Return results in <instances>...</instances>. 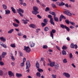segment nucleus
Segmentation results:
<instances>
[{
	"label": "nucleus",
	"instance_id": "1",
	"mask_svg": "<svg viewBox=\"0 0 78 78\" xmlns=\"http://www.w3.org/2000/svg\"><path fill=\"white\" fill-rule=\"evenodd\" d=\"M48 17L49 19H50V22L52 25H55V23L53 22V19L52 18V16L51 15H49L48 16Z\"/></svg>",
	"mask_w": 78,
	"mask_h": 78
},
{
	"label": "nucleus",
	"instance_id": "2",
	"mask_svg": "<svg viewBox=\"0 0 78 78\" xmlns=\"http://www.w3.org/2000/svg\"><path fill=\"white\" fill-rule=\"evenodd\" d=\"M24 48L23 50H25L27 53H29V52L31 51V49L30 48L29 46L26 47V46H24Z\"/></svg>",
	"mask_w": 78,
	"mask_h": 78
},
{
	"label": "nucleus",
	"instance_id": "3",
	"mask_svg": "<svg viewBox=\"0 0 78 78\" xmlns=\"http://www.w3.org/2000/svg\"><path fill=\"white\" fill-rule=\"evenodd\" d=\"M26 69H29L30 67V66H31V65H30V61H27L26 63Z\"/></svg>",
	"mask_w": 78,
	"mask_h": 78
},
{
	"label": "nucleus",
	"instance_id": "4",
	"mask_svg": "<svg viewBox=\"0 0 78 78\" xmlns=\"http://www.w3.org/2000/svg\"><path fill=\"white\" fill-rule=\"evenodd\" d=\"M55 32L56 30H52V31H51L50 32L51 37H52V39H53V33H55Z\"/></svg>",
	"mask_w": 78,
	"mask_h": 78
},
{
	"label": "nucleus",
	"instance_id": "5",
	"mask_svg": "<svg viewBox=\"0 0 78 78\" xmlns=\"http://www.w3.org/2000/svg\"><path fill=\"white\" fill-rule=\"evenodd\" d=\"M63 13L65 14H66V15H68V16H72V13H70V12L66 11H63Z\"/></svg>",
	"mask_w": 78,
	"mask_h": 78
},
{
	"label": "nucleus",
	"instance_id": "6",
	"mask_svg": "<svg viewBox=\"0 0 78 78\" xmlns=\"http://www.w3.org/2000/svg\"><path fill=\"white\" fill-rule=\"evenodd\" d=\"M63 76H66V77H67V78H69L70 77V74L67 73H64L63 74Z\"/></svg>",
	"mask_w": 78,
	"mask_h": 78
},
{
	"label": "nucleus",
	"instance_id": "7",
	"mask_svg": "<svg viewBox=\"0 0 78 78\" xmlns=\"http://www.w3.org/2000/svg\"><path fill=\"white\" fill-rule=\"evenodd\" d=\"M29 44H30V46L31 47H33L35 46V44L33 43V42L32 41H30Z\"/></svg>",
	"mask_w": 78,
	"mask_h": 78
},
{
	"label": "nucleus",
	"instance_id": "8",
	"mask_svg": "<svg viewBox=\"0 0 78 78\" xmlns=\"http://www.w3.org/2000/svg\"><path fill=\"white\" fill-rule=\"evenodd\" d=\"M51 61H49V62L50 63V66L51 67H53V66H55V62H51Z\"/></svg>",
	"mask_w": 78,
	"mask_h": 78
},
{
	"label": "nucleus",
	"instance_id": "9",
	"mask_svg": "<svg viewBox=\"0 0 78 78\" xmlns=\"http://www.w3.org/2000/svg\"><path fill=\"white\" fill-rule=\"evenodd\" d=\"M8 74L9 76L10 77H11L12 76H14V73H12V72L11 71H9Z\"/></svg>",
	"mask_w": 78,
	"mask_h": 78
},
{
	"label": "nucleus",
	"instance_id": "10",
	"mask_svg": "<svg viewBox=\"0 0 78 78\" xmlns=\"http://www.w3.org/2000/svg\"><path fill=\"white\" fill-rule=\"evenodd\" d=\"M0 45H1V46H2L4 48H7V47L6 45H5V44H3V42H1Z\"/></svg>",
	"mask_w": 78,
	"mask_h": 78
},
{
	"label": "nucleus",
	"instance_id": "11",
	"mask_svg": "<svg viewBox=\"0 0 78 78\" xmlns=\"http://www.w3.org/2000/svg\"><path fill=\"white\" fill-rule=\"evenodd\" d=\"M16 75L18 78H20V77L22 76V74L19 73H16Z\"/></svg>",
	"mask_w": 78,
	"mask_h": 78
},
{
	"label": "nucleus",
	"instance_id": "12",
	"mask_svg": "<svg viewBox=\"0 0 78 78\" xmlns=\"http://www.w3.org/2000/svg\"><path fill=\"white\" fill-rule=\"evenodd\" d=\"M6 52H3L1 55V56L2 58H4L5 56H6Z\"/></svg>",
	"mask_w": 78,
	"mask_h": 78
},
{
	"label": "nucleus",
	"instance_id": "13",
	"mask_svg": "<svg viewBox=\"0 0 78 78\" xmlns=\"http://www.w3.org/2000/svg\"><path fill=\"white\" fill-rule=\"evenodd\" d=\"M0 39H1V41H2V42H5L6 41V39L5 38H4L3 37H0Z\"/></svg>",
	"mask_w": 78,
	"mask_h": 78
},
{
	"label": "nucleus",
	"instance_id": "14",
	"mask_svg": "<svg viewBox=\"0 0 78 78\" xmlns=\"http://www.w3.org/2000/svg\"><path fill=\"white\" fill-rule=\"evenodd\" d=\"M10 57H11V59L12 61H15V58L13 56V54H12V53H11Z\"/></svg>",
	"mask_w": 78,
	"mask_h": 78
},
{
	"label": "nucleus",
	"instance_id": "15",
	"mask_svg": "<svg viewBox=\"0 0 78 78\" xmlns=\"http://www.w3.org/2000/svg\"><path fill=\"white\" fill-rule=\"evenodd\" d=\"M55 69V70H58L59 69V64H57L54 66Z\"/></svg>",
	"mask_w": 78,
	"mask_h": 78
},
{
	"label": "nucleus",
	"instance_id": "16",
	"mask_svg": "<svg viewBox=\"0 0 78 78\" xmlns=\"http://www.w3.org/2000/svg\"><path fill=\"white\" fill-rule=\"evenodd\" d=\"M17 10L18 13L20 12H22V13H23V10L20 8H19V9H17Z\"/></svg>",
	"mask_w": 78,
	"mask_h": 78
},
{
	"label": "nucleus",
	"instance_id": "17",
	"mask_svg": "<svg viewBox=\"0 0 78 78\" xmlns=\"http://www.w3.org/2000/svg\"><path fill=\"white\" fill-rule=\"evenodd\" d=\"M58 4L60 6H63L65 5V3H64L63 2H61V3L58 2Z\"/></svg>",
	"mask_w": 78,
	"mask_h": 78
},
{
	"label": "nucleus",
	"instance_id": "18",
	"mask_svg": "<svg viewBox=\"0 0 78 78\" xmlns=\"http://www.w3.org/2000/svg\"><path fill=\"white\" fill-rule=\"evenodd\" d=\"M5 14H7V15H8V14H10V12H10V10L7 9L5 10Z\"/></svg>",
	"mask_w": 78,
	"mask_h": 78
},
{
	"label": "nucleus",
	"instance_id": "19",
	"mask_svg": "<svg viewBox=\"0 0 78 78\" xmlns=\"http://www.w3.org/2000/svg\"><path fill=\"white\" fill-rule=\"evenodd\" d=\"M36 76L37 77H38V78H40V77H41V73L39 72H37L36 73Z\"/></svg>",
	"mask_w": 78,
	"mask_h": 78
},
{
	"label": "nucleus",
	"instance_id": "20",
	"mask_svg": "<svg viewBox=\"0 0 78 78\" xmlns=\"http://www.w3.org/2000/svg\"><path fill=\"white\" fill-rule=\"evenodd\" d=\"M32 13L33 14H35V15H36L37 14H38L39 13V12L37 11H32Z\"/></svg>",
	"mask_w": 78,
	"mask_h": 78
},
{
	"label": "nucleus",
	"instance_id": "21",
	"mask_svg": "<svg viewBox=\"0 0 78 78\" xmlns=\"http://www.w3.org/2000/svg\"><path fill=\"white\" fill-rule=\"evenodd\" d=\"M33 9L34 11H38V8L36 6H34Z\"/></svg>",
	"mask_w": 78,
	"mask_h": 78
},
{
	"label": "nucleus",
	"instance_id": "22",
	"mask_svg": "<svg viewBox=\"0 0 78 78\" xmlns=\"http://www.w3.org/2000/svg\"><path fill=\"white\" fill-rule=\"evenodd\" d=\"M29 27H31V28H35L36 27L35 25L34 24H30L29 25Z\"/></svg>",
	"mask_w": 78,
	"mask_h": 78
},
{
	"label": "nucleus",
	"instance_id": "23",
	"mask_svg": "<svg viewBox=\"0 0 78 78\" xmlns=\"http://www.w3.org/2000/svg\"><path fill=\"white\" fill-rule=\"evenodd\" d=\"M21 21H22V22H23V23H24V24H27V23H28V22L27 21L26 19V20L23 19Z\"/></svg>",
	"mask_w": 78,
	"mask_h": 78
},
{
	"label": "nucleus",
	"instance_id": "24",
	"mask_svg": "<svg viewBox=\"0 0 78 78\" xmlns=\"http://www.w3.org/2000/svg\"><path fill=\"white\" fill-rule=\"evenodd\" d=\"M11 9L12 10V11L14 13V14H16V9H15L14 8V7H11Z\"/></svg>",
	"mask_w": 78,
	"mask_h": 78
},
{
	"label": "nucleus",
	"instance_id": "25",
	"mask_svg": "<svg viewBox=\"0 0 78 78\" xmlns=\"http://www.w3.org/2000/svg\"><path fill=\"white\" fill-rule=\"evenodd\" d=\"M14 31V29H12L9 30L8 31V33L9 34H11L12 32Z\"/></svg>",
	"mask_w": 78,
	"mask_h": 78
},
{
	"label": "nucleus",
	"instance_id": "26",
	"mask_svg": "<svg viewBox=\"0 0 78 78\" xmlns=\"http://www.w3.org/2000/svg\"><path fill=\"white\" fill-rule=\"evenodd\" d=\"M66 25H64V24H60V27L63 28V29H64V28H66Z\"/></svg>",
	"mask_w": 78,
	"mask_h": 78
},
{
	"label": "nucleus",
	"instance_id": "27",
	"mask_svg": "<svg viewBox=\"0 0 78 78\" xmlns=\"http://www.w3.org/2000/svg\"><path fill=\"white\" fill-rule=\"evenodd\" d=\"M54 19L55 22H58V17H56V16H54Z\"/></svg>",
	"mask_w": 78,
	"mask_h": 78
},
{
	"label": "nucleus",
	"instance_id": "28",
	"mask_svg": "<svg viewBox=\"0 0 78 78\" xmlns=\"http://www.w3.org/2000/svg\"><path fill=\"white\" fill-rule=\"evenodd\" d=\"M36 66L37 69L39 68V64L37 62L36 63Z\"/></svg>",
	"mask_w": 78,
	"mask_h": 78
},
{
	"label": "nucleus",
	"instance_id": "29",
	"mask_svg": "<svg viewBox=\"0 0 78 78\" xmlns=\"http://www.w3.org/2000/svg\"><path fill=\"white\" fill-rule=\"evenodd\" d=\"M2 7L4 9H7V6H6V5L5 4H3Z\"/></svg>",
	"mask_w": 78,
	"mask_h": 78
},
{
	"label": "nucleus",
	"instance_id": "30",
	"mask_svg": "<svg viewBox=\"0 0 78 78\" xmlns=\"http://www.w3.org/2000/svg\"><path fill=\"white\" fill-rule=\"evenodd\" d=\"M10 47L12 48H15L16 47V45L15 44H12L10 45Z\"/></svg>",
	"mask_w": 78,
	"mask_h": 78
},
{
	"label": "nucleus",
	"instance_id": "31",
	"mask_svg": "<svg viewBox=\"0 0 78 78\" xmlns=\"http://www.w3.org/2000/svg\"><path fill=\"white\" fill-rule=\"evenodd\" d=\"M13 25L15 27H19V24L14 23H13Z\"/></svg>",
	"mask_w": 78,
	"mask_h": 78
},
{
	"label": "nucleus",
	"instance_id": "32",
	"mask_svg": "<svg viewBox=\"0 0 78 78\" xmlns=\"http://www.w3.org/2000/svg\"><path fill=\"white\" fill-rule=\"evenodd\" d=\"M49 13L51 14H52V15H53L54 16H56V14H55V12H49Z\"/></svg>",
	"mask_w": 78,
	"mask_h": 78
},
{
	"label": "nucleus",
	"instance_id": "33",
	"mask_svg": "<svg viewBox=\"0 0 78 78\" xmlns=\"http://www.w3.org/2000/svg\"><path fill=\"white\" fill-rule=\"evenodd\" d=\"M49 30V28L47 27H45L44 29V30L45 31H48Z\"/></svg>",
	"mask_w": 78,
	"mask_h": 78
},
{
	"label": "nucleus",
	"instance_id": "34",
	"mask_svg": "<svg viewBox=\"0 0 78 78\" xmlns=\"http://www.w3.org/2000/svg\"><path fill=\"white\" fill-rule=\"evenodd\" d=\"M62 48L63 50H66L67 48V47H66V45H64L63 46Z\"/></svg>",
	"mask_w": 78,
	"mask_h": 78
},
{
	"label": "nucleus",
	"instance_id": "35",
	"mask_svg": "<svg viewBox=\"0 0 78 78\" xmlns=\"http://www.w3.org/2000/svg\"><path fill=\"white\" fill-rule=\"evenodd\" d=\"M62 53L63 55H66V52L64 50L62 51Z\"/></svg>",
	"mask_w": 78,
	"mask_h": 78
},
{
	"label": "nucleus",
	"instance_id": "36",
	"mask_svg": "<svg viewBox=\"0 0 78 78\" xmlns=\"http://www.w3.org/2000/svg\"><path fill=\"white\" fill-rule=\"evenodd\" d=\"M63 63H67V59L66 58H65L63 60Z\"/></svg>",
	"mask_w": 78,
	"mask_h": 78
},
{
	"label": "nucleus",
	"instance_id": "37",
	"mask_svg": "<svg viewBox=\"0 0 78 78\" xmlns=\"http://www.w3.org/2000/svg\"><path fill=\"white\" fill-rule=\"evenodd\" d=\"M17 35L19 36H23V34L21 33V32H18L17 34Z\"/></svg>",
	"mask_w": 78,
	"mask_h": 78
},
{
	"label": "nucleus",
	"instance_id": "38",
	"mask_svg": "<svg viewBox=\"0 0 78 78\" xmlns=\"http://www.w3.org/2000/svg\"><path fill=\"white\" fill-rule=\"evenodd\" d=\"M65 28H66L67 31H70V28H69L67 27L66 26L65 27Z\"/></svg>",
	"mask_w": 78,
	"mask_h": 78
},
{
	"label": "nucleus",
	"instance_id": "39",
	"mask_svg": "<svg viewBox=\"0 0 78 78\" xmlns=\"http://www.w3.org/2000/svg\"><path fill=\"white\" fill-rule=\"evenodd\" d=\"M3 75V72L2 70H0V76H2Z\"/></svg>",
	"mask_w": 78,
	"mask_h": 78
},
{
	"label": "nucleus",
	"instance_id": "40",
	"mask_svg": "<svg viewBox=\"0 0 78 78\" xmlns=\"http://www.w3.org/2000/svg\"><path fill=\"white\" fill-rule=\"evenodd\" d=\"M38 71L39 72H43V70L42 69H39V68H37Z\"/></svg>",
	"mask_w": 78,
	"mask_h": 78
},
{
	"label": "nucleus",
	"instance_id": "41",
	"mask_svg": "<svg viewBox=\"0 0 78 78\" xmlns=\"http://www.w3.org/2000/svg\"><path fill=\"white\" fill-rule=\"evenodd\" d=\"M69 58L70 59H71V58H73V55H72V53H71L69 55Z\"/></svg>",
	"mask_w": 78,
	"mask_h": 78
},
{
	"label": "nucleus",
	"instance_id": "42",
	"mask_svg": "<svg viewBox=\"0 0 78 78\" xmlns=\"http://www.w3.org/2000/svg\"><path fill=\"white\" fill-rule=\"evenodd\" d=\"M74 46H75V45H74L73 44H71L70 45L71 47L72 48H74Z\"/></svg>",
	"mask_w": 78,
	"mask_h": 78
},
{
	"label": "nucleus",
	"instance_id": "43",
	"mask_svg": "<svg viewBox=\"0 0 78 78\" xmlns=\"http://www.w3.org/2000/svg\"><path fill=\"white\" fill-rule=\"evenodd\" d=\"M46 25V24L44 23H41V26H42V27H45Z\"/></svg>",
	"mask_w": 78,
	"mask_h": 78
},
{
	"label": "nucleus",
	"instance_id": "44",
	"mask_svg": "<svg viewBox=\"0 0 78 78\" xmlns=\"http://www.w3.org/2000/svg\"><path fill=\"white\" fill-rule=\"evenodd\" d=\"M51 76L52 77V78H56V75L52 74Z\"/></svg>",
	"mask_w": 78,
	"mask_h": 78
},
{
	"label": "nucleus",
	"instance_id": "45",
	"mask_svg": "<svg viewBox=\"0 0 78 78\" xmlns=\"http://www.w3.org/2000/svg\"><path fill=\"white\" fill-rule=\"evenodd\" d=\"M69 22L70 24H71V25H73V26H74L75 25V23L74 22Z\"/></svg>",
	"mask_w": 78,
	"mask_h": 78
},
{
	"label": "nucleus",
	"instance_id": "46",
	"mask_svg": "<svg viewBox=\"0 0 78 78\" xmlns=\"http://www.w3.org/2000/svg\"><path fill=\"white\" fill-rule=\"evenodd\" d=\"M50 10V8L48 7H47L45 9V11L47 12V11H49Z\"/></svg>",
	"mask_w": 78,
	"mask_h": 78
},
{
	"label": "nucleus",
	"instance_id": "47",
	"mask_svg": "<svg viewBox=\"0 0 78 78\" xmlns=\"http://www.w3.org/2000/svg\"><path fill=\"white\" fill-rule=\"evenodd\" d=\"M43 48H45L46 49V48H48V46L46 45H43Z\"/></svg>",
	"mask_w": 78,
	"mask_h": 78
},
{
	"label": "nucleus",
	"instance_id": "48",
	"mask_svg": "<svg viewBox=\"0 0 78 78\" xmlns=\"http://www.w3.org/2000/svg\"><path fill=\"white\" fill-rule=\"evenodd\" d=\"M0 65L1 66H3L4 65V63L3 62L0 61Z\"/></svg>",
	"mask_w": 78,
	"mask_h": 78
},
{
	"label": "nucleus",
	"instance_id": "49",
	"mask_svg": "<svg viewBox=\"0 0 78 78\" xmlns=\"http://www.w3.org/2000/svg\"><path fill=\"white\" fill-rule=\"evenodd\" d=\"M65 22L66 23H67V24H69V20H65Z\"/></svg>",
	"mask_w": 78,
	"mask_h": 78
},
{
	"label": "nucleus",
	"instance_id": "50",
	"mask_svg": "<svg viewBox=\"0 0 78 78\" xmlns=\"http://www.w3.org/2000/svg\"><path fill=\"white\" fill-rule=\"evenodd\" d=\"M24 65H25V63H24V62H23L20 64V66L21 67H23V66H24Z\"/></svg>",
	"mask_w": 78,
	"mask_h": 78
},
{
	"label": "nucleus",
	"instance_id": "51",
	"mask_svg": "<svg viewBox=\"0 0 78 78\" xmlns=\"http://www.w3.org/2000/svg\"><path fill=\"white\" fill-rule=\"evenodd\" d=\"M19 53L20 54V56H21V57L23 56V54L22 53V52H21V51H20L19 52Z\"/></svg>",
	"mask_w": 78,
	"mask_h": 78
},
{
	"label": "nucleus",
	"instance_id": "52",
	"mask_svg": "<svg viewBox=\"0 0 78 78\" xmlns=\"http://www.w3.org/2000/svg\"><path fill=\"white\" fill-rule=\"evenodd\" d=\"M60 17H61L62 19H66V17L63 15H61L60 16Z\"/></svg>",
	"mask_w": 78,
	"mask_h": 78
},
{
	"label": "nucleus",
	"instance_id": "53",
	"mask_svg": "<svg viewBox=\"0 0 78 78\" xmlns=\"http://www.w3.org/2000/svg\"><path fill=\"white\" fill-rule=\"evenodd\" d=\"M15 21H16V22H17V23H20V22H19V21L17 19H15Z\"/></svg>",
	"mask_w": 78,
	"mask_h": 78
},
{
	"label": "nucleus",
	"instance_id": "54",
	"mask_svg": "<svg viewBox=\"0 0 78 78\" xmlns=\"http://www.w3.org/2000/svg\"><path fill=\"white\" fill-rule=\"evenodd\" d=\"M43 21L44 22V23H47V19H45Z\"/></svg>",
	"mask_w": 78,
	"mask_h": 78
},
{
	"label": "nucleus",
	"instance_id": "55",
	"mask_svg": "<svg viewBox=\"0 0 78 78\" xmlns=\"http://www.w3.org/2000/svg\"><path fill=\"white\" fill-rule=\"evenodd\" d=\"M51 5L53 8H55L56 7V5L54 4H52Z\"/></svg>",
	"mask_w": 78,
	"mask_h": 78
},
{
	"label": "nucleus",
	"instance_id": "56",
	"mask_svg": "<svg viewBox=\"0 0 78 78\" xmlns=\"http://www.w3.org/2000/svg\"><path fill=\"white\" fill-rule=\"evenodd\" d=\"M11 64L12 66H15V63L14 62H12L11 63Z\"/></svg>",
	"mask_w": 78,
	"mask_h": 78
},
{
	"label": "nucleus",
	"instance_id": "57",
	"mask_svg": "<svg viewBox=\"0 0 78 78\" xmlns=\"http://www.w3.org/2000/svg\"><path fill=\"white\" fill-rule=\"evenodd\" d=\"M37 17H38V18H39V19H41V18H42V17H41V16H40V15H37Z\"/></svg>",
	"mask_w": 78,
	"mask_h": 78
},
{
	"label": "nucleus",
	"instance_id": "58",
	"mask_svg": "<svg viewBox=\"0 0 78 78\" xmlns=\"http://www.w3.org/2000/svg\"><path fill=\"white\" fill-rule=\"evenodd\" d=\"M25 61H26V58H24L23 59V62H25Z\"/></svg>",
	"mask_w": 78,
	"mask_h": 78
},
{
	"label": "nucleus",
	"instance_id": "59",
	"mask_svg": "<svg viewBox=\"0 0 78 78\" xmlns=\"http://www.w3.org/2000/svg\"><path fill=\"white\" fill-rule=\"evenodd\" d=\"M56 47L58 50H59L60 51L61 50H60V48L58 46H56Z\"/></svg>",
	"mask_w": 78,
	"mask_h": 78
},
{
	"label": "nucleus",
	"instance_id": "60",
	"mask_svg": "<svg viewBox=\"0 0 78 78\" xmlns=\"http://www.w3.org/2000/svg\"><path fill=\"white\" fill-rule=\"evenodd\" d=\"M75 48V49H76L78 48V46L76 44L74 45Z\"/></svg>",
	"mask_w": 78,
	"mask_h": 78
},
{
	"label": "nucleus",
	"instance_id": "61",
	"mask_svg": "<svg viewBox=\"0 0 78 78\" xmlns=\"http://www.w3.org/2000/svg\"><path fill=\"white\" fill-rule=\"evenodd\" d=\"M18 13H19V14H20V16H21V17H23V15L22 14V13H21V12H19Z\"/></svg>",
	"mask_w": 78,
	"mask_h": 78
},
{
	"label": "nucleus",
	"instance_id": "62",
	"mask_svg": "<svg viewBox=\"0 0 78 78\" xmlns=\"http://www.w3.org/2000/svg\"><path fill=\"white\" fill-rule=\"evenodd\" d=\"M44 61V58L42 57L41 58V59L40 60V61L41 62V61Z\"/></svg>",
	"mask_w": 78,
	"mask_h": 78
},
{
	"label": "nucleus",
	"instance_id": "63",
	"mask_svg": "<svg viewBox=\"0 0 78 78\" xmlns=\"http://www.w3.org/2000/svg\"><path fill=\"white\" fill-rule=\"evenodd\" d=\"M69 28L71 29H73V28H74V27L73 26H71L69 27Z\"/></svg>",
	"mask_w": 78,
	"mask_h": 78
},
{
	"label": "nucleus",
	"instance_id": "64",
	"mask_svg": "<svg viewBox=\"0 0 78 78\" xmlns=\"http://www.w3.org/2000/svg\"><path fill=\"white\" fill-rule=\"evenodd\" d=\"M66 39L67 40V41H70V38L69 37H68L66 38Z\"/></svg>",
	"mask_w": 78,
	"mask_h": 78
}]
</instances>
